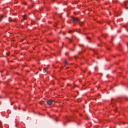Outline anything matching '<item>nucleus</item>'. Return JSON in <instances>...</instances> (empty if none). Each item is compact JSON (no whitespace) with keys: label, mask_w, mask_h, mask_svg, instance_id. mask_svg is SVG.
I'll return each mask as SVG.
<instances>
[{"label":"nucleus","mask_w":128,"mask_h":128,"mask_svg":"<svg viewBox=\"0 0 128 128\" xmlns=\"http://www.w3.org/2000/svg\"><path fill=\"white\" fill-rule=\"evenodd\" d=\"M73 22L74 23H75L76 22H78L80 21V20L78 19V18H72Z\"/></svg>","instance_id":"obj_1"},{"label":"nucleus","mask_w":128,"mask_h":128,"mask_svg":"<svg viewBox=\"0 0 128 128\" xmlns=\"http://www.w3.org/2000/svg\"><path fill=\"white\" fill-rule=\"evenodd\" d=\"M53 102H54V101L50 100L47 102V104L48 105H50L52 104Z\"/></svg>","instance_id":"obj_2"},{"label":"nucleus","mask_w":128,"mask_h":128,"mask_svg":"<svg viewBox=\"0 0 128 128\" xmlns=\"http://www.w3.org/2000/svg\"><path fill=\"white\" fill-rule=\"evenodd\" d=\"M48 68L47 67L44 68L43 69L44 72H46L47 70H48Z\"/></svg>","instance_id":"obj_3"},{"label":"nucleus","mask_w":128,"mask_h":128,"mask_svg":"<svg viewBox=\"0 0 128 128\" xmlns=\"http://www.w3.org/2000/svg\"><path fill=\"white\" fill-rule=\"evenodd\" d=\"M23 18L24 20H26L27 18V17L26 16V14H25L23 16Z\"/></svg>","instance_id":"obj_4"},{"label":"nucleus","mask_w":128,"mask_h":128,"mask_svg":"<svg viewBox=\"0 0 128 128\" xmlns=\"http://www.w3.org/2000/svg\"><path fill=\"white\" fill-rule=\"evenodd\" d=\"M44 101H41L39 102V103L41 104L42 105L43 104H44Z\"/></svg>","instance_id":"obj_5"},{"label":"nucleus","mask_w":128,"mask_h":128,"mask_svg":"<svg viewBox=\"0 0 128 128\" xmlns=\"http://www.w3.org/2000/svg\"><path fill=\"white\" fill-rule=\"evenodd\" d=\"M80 26H81L82 24L83 23L82 22H80L79 21V22H78Z\"/></svg>","instance_id":"obj_6"},{"label":"nucleus","mask_w":128,"mask_h":128,"mask_svg":"<svg viewBox=\"0 0 128 128\" xmlns=\"http://www.w3.org/2000/svg\"><path fill=\"white\" fill-rule=\"evenodd\" d=\"M2 122H0V128H3V127L2 126Z\"/></svg>","instance_id":"obj_7"},{"label":"nucleus","mask_w":128,"mask_h":128,"mask_svg":"<svg viewBox=\"0 0 128 128\" xmlns=\"http://www.w3.org/2000/svg\"><path fill=\"white\" fill-rule=\"evenodd\" d=\"M72 32H73V31L71 30H70L68 32L69 33H72Z\"/></svg>","instance_id":"obj_8"},{"label":"nucleus","mask_w":128,"mask_h":128,"mask_svg":"<svg viewBox=\"0 0 128 128\" xmlns=\"http://www.w3.org/2000/svg\"><path fill=\"white\" fill-rule=\"evenodd\" d=\"M64 64L66 65L67 64V62L66 61H65L64 62Z\"/></svg>","instance_id":"obj_9"},{"label":"nucleus","mask_w":128,"mask_h":128,"mask_svg":"<svg viewBox=\"0 0 128 128\" xmlns=\"http://www.w3.org/2000/svg\"><path fill=\"white\" fill-rule=\"evenodd\" d=\"M32 8L30 6H29L28 7V9H30Z\"/></svg>","instance_id":"obj_10"},{"label":"nucleus","mask_w":128,"mask_h":128,"mask_svg":"<svg viewBox=\"0 0 128 128\" xmlns=\"http://www.w3.org/2000/svg\"><path fill=\"white\" fill-rule=\"evenodd\" d=\"M79 46L80 47H82V48L83 46V45H80Z\"/></svg>","instance_id":"obj_11"},{"label":"nucleus","mask_w":128,"mask_h":128,"mask_svg":"<svg viewBox=\"0 0 128 128\" xmlns=\"http://www.w3.org/2000/svg\"><path fill=\"white\" fill-rule=\"evenodd\" d=\"M23 4H24V5H27L26 3L25 2H24L23 3Z\"/></svg>","instance_id":"obj_12"},{"label":"nucleus","mask_w":128,"mask_h":128,"mask_svg":"<svg viewBox=\"0 0 128 128\" xmlns=\"http://www.w3.org/2000/svg\"><path fill=\"white\" fill-rule=\"evenodd\" d=\"M72 42V41L70 40V42L71 43Z\"/></svg>","instance_id":"obj_13"},{"label":"nucleus","mask_w":128,"mask_h":128,"mask_svg":"<svg viewBox=\"0 0 128 128\" xmlns=\"http://www.w3.org/2000/svg\"><path fill=\"white\" fill-rule=\"evenodd\" d=\"M34 6V5H32V7H31V8H33V7Z\"/></svg>","instance_id":"obj_14"},{"label":"nucleus","mask_w":128,"mask_h":128,"mask_svg":"<svg viewBox=\"0 0 128 128\" xmlns=\"http://www.w3.org/2000/svg\"><path fill=\"white\" fill-rule=\"evenodd\" d=\"M16 20L15 19H14V20H13V21L14 22H15L16 21Z\"/></svg>","instance_id":"obj_15"},{"label":"nucleus","mask_w":128,"mask_h":128,"mask_svg":"<svg viewBox=\"0 0 128 128\" xmlns=\"http://www.w3.org/2000/svg\"><path fill=\"white\" fill-rule=\"evenodd\" d=\"M81 52H78V54H80Z\"/></svg>","instance_id":"obj_16"},{"label":"nucleus","mask_w":128,"mask_h":128,"mask_svg":"<svg viewBox=\"0 0 128 128\" xmlns=\"http://www.w3.org/2000/svg\"><path fill=\"white\" fill-rule=\"evenodd\" d=\"M87 38L88 39H90V38L89 37H88Z\"/></svg>","instance_id":"obj_17"},{"label":"nucleus","mask_w":128,"mask_h":128,"mask_svg":"<svg viewBox=\"0 0 128 128\" xmlns=\"http://www.w3.org/2000/svg\"><path fill=\"white\" fill-rule=\"evenodd\" d=\"M114 111L115 112H116V110H114Z\"/></svg>","instance_id":"obj_18"},{"label":"nucleus","mask_w":128,"mask_h":128,"mask_svg":"<svg viewBox=\"0 0 128 128\" xmlns=\"http://www.w3.org/2000/svg\"><path fill=\"white\" fill-rule=\"evenodd\" d=\"M7 54L8 55H9V53H8V54Z\"/></svg>","instance_id":"obj_19"},{"label":"nucleus","mask_w":128,"mask_h":128,"mask_svg":"<svg viewBox=\"0 0 128 128\" xmlns=\"http://www.w3.org/2000/svg\"><path fill=\"white\" fill-rule=\"evenodd\" d=\"M108 50H109L110 49L109 48H108L107 49Z\"/></svg>","instance_id":"obj_20"},{"label":"nucleus","mask_w":128,"mask_h":128,"mask_svg":"<svg viewBox=\"0 0 128 128\" xmlns=\"http://www.w3.org/2000/svg\"><path fill=\"white\" fill-rule=\"evenodd\" d=\"M126 8V9H128V8Z\"/></svg>","instance_id":"obj_21"},{"label":"nucleus","mask_w":128,"mask_h":128,"mask_svg":"<svg viewBox=\"0 0 128 128\" xmlns=\"http://www.w3.org/2000/svg\"><path fill=\"white\" fill-rule=\"evenodd\" d=\"M94 54H97L96 53V52H94Z\"/></svg>","instance_id":"obj_22"},{"label":"nucleus","mask_w":128,"mask_h":128,"mask_svg":"<svg viewBox=\"0 0 128 128\" xmlns=\"http://www.w3.org/2000/svg\"><path fill=\"white\" fill-rule=\"evenodd\" d=\"M99 38V37H98V38Z\"/></svg>","instance_id":"obj_23"}]
</instances>
